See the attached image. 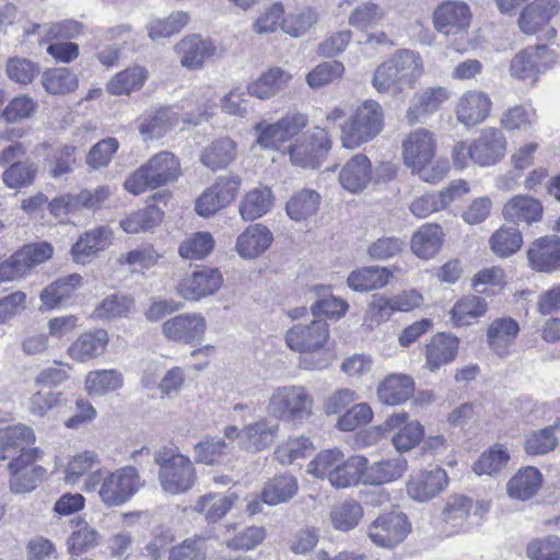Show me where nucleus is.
Returning a JSON list of instances; mask_svg holds the SVG:
<instances>
[{
    "label": "nucleus",
    "instance_id": "53",
    "mask_svg": "<svg viewBox=\"0 0 560 560\" xmlns=\"http://www.w3.org/2000/svg\"><path fill=\"white\" fill-rule=\"evenodd\" d=\"M136 302L130 295L114 293L104 298L95 307L92 316L100 320H114L127 317L135 310Z\"/></svg>",
    "mask_w": 560,
    "mask_h": 560
},
{
    "label": "nucleus",
    "instance_id": "52",
    "mask_svg": "<svg viewBox=\"0 0 560 560\" xmlns=\"http://www.w3.org/2000/svg\"><path fill=\"white\" fill-rule=\"evenodd\" d=\"M273 196L268 187L249 190L240 202L238 210L243 220L253 221L270 211Z\"/></svg>",
    "mask_w": 560,
    "mask_h": 560
},
{
    "label": "nucleus",
    "instance_id": "8",
    "mask_svg": "<svg viewBox=\"0 0 560 560\" xmlns=\"http://www.w3.org/2000/svg\"><path fill=\"white\" fill-rule=\"evenodd\" d=\"M357 455L345 457L339 448L320 451L306 467V472L315 478L328 480L337 488L355 486Z\"/></svg>",
    "mask_w": 560,
    "mask_h": 560
},
{
    "label": "nucleus",
    "instance_id": "46",
    "mask_svg": "<svg viewBox=\"0 0 560 560\" xmlns=\"http://www.w3.org/2000/svg\"><path fill=\"white\" fill-rule=\"evenodd\" d=\"M178 115L170 108H160L140 119L139 132L144 141L159 139L178 125Z\"/></svg>",
    "mask_w": 560,
    "mask_h": 560
},
{
    "label": "nucleus",
    "instance_id": "15",
    "mask_svg": "<svg viewBox=\"0 0 560 560\" xmlns=\"http://www.w3.org/2000/svg\"><path fill=\"white\" fill-rule=\"evenodd\" d=\"M355 486H383L400 479L407 471L408 462L402 456L384 458L373 463L363 455H357Z\"/></svg>",
    "mask_w": 560,
    "mask_h": 560
},
{
    "label": "nucleus",
    "instance_id": "24",
    "mask_svg": "<svg viewBox=\"0 0 560 560\" xmlns=\"http://www.w3.org/2000/svg\"><path fill=\"white\" fill-rule=\"evenodd\" d=\"M109 343V334L104 328L81 332L68 347V357L78 363H88L103 355Z\"/></svg>",
    "mask_w": 560,
    "mask_h": 560
},
{
    "label": "nucleus",
    "instance_id": "16",
    "mask_svg": "<svg viewBox=\"0 0 560 560\" xmlns=\"http://www.w3.org/2000/svg\"><path fill=\"white\" fill-rule=\"evenodd\" d=\"M208 324L206 317L198 312H186L166 319L161 331L171 342L200 345L205 340Z\"/></svg>",
    "mask_w": 560,
    "mask_h": 560
},
{
    "label": "nucleus",
    "instance_id": "1",
    "mask_svg": "<svg viewBox=\"0 0 560 560\" xmlns=\"http://www.w3.org/2000/svg\"><path fill=\"white\" fill-rule=\"evenodd\" d=\"M423 73L424 63L419 52L398 49L375 68L371 83L378 93L398 97L413 89Z\"/></svg>",
    "mask_w": 560,
    "mask_h": 560
},
{
    "label": "nucleus",
    "instance_id": "26",
    "mask_svg": "<svg viewBox=\"0 0 560 560\" xmlns=\"http://www.w3.org/2000/svg\"><path fill=\"white\" fill-rule=\"evenodd\" d=\"M471 142L475 150L474 163L482 167L495 165L506 153V138L498 128L483 129Z\"/></svg>",
    "mask_w": 560,
    "mask_h": 560
},
{
    "label": "nucleus",
    "instance_id": "39",
    "mask_svg": "<svg viewBox=\"0 0 560 560\" xmlns=\"http://www.w3.org/2000/svg\"><path fill=\"white\" fill-rule=\"evenodd\" d=\"M280 425L266 418L250 422L242 429V446L252 453L268 448L278 436Z\"/></svg>",
    "mask_w": 560,
    "mask_h": 560
},
{
    "label": "nucleus",
    "instance_id": "18",
    "mask_svg": "<svg viewBox=\"0 0 560 560\" xmlns=\"http://www.w3.org/2000/svg\"><path fill=\"white\" fill-rule=\"evenodd\" d=\"M411 528L407 516L400 512L380 515L368 527L371 541L381 547L393 549L405 540Z\"/></svg>",
    "mask_w": 560,
    "mask_h": 560
},
{
    "label": "nucleus",
    "instance_id": "35",
    "mask_svg": "<svg viewBox=\"0 0 560 560\" xmlns=\"http://www.w3.org/2000/svg\"><path fill=\"white\" fill-rule=\"evenodd\" d=\"M291 80L292 74L289 71L280 67H272L248 82L247 92L249 96L267 101L288 88Z\"/></svg>",
    "mask_w": 560,
    "mask_h": 560
},
{
    "label": "nucleus",
    "instance_id": "19",
    "mask_svg": "<svg viewBox=\"0 0 560 560\" xmlns=\"http://www.w3.org/2000/svg\"><path fill=\"white\" fill-rule=\"evenodd\" d=\"M472 13L464 1H444L433 11L434 28L446 36L465 34L470 27Z\"/></svg>",
    "mask_w": 560,
    "mask_h": 560
},
{
    "label": "nucleus",
    "instance_id": "56",
    "mask_svg": "<svg viewBox=\"0 0 560 560\" xmlns=\"http://www.w3.org/2000/svg\"><path fill=\"white\" fill-rule=\"evenodd\" d=\"M236 158V143L231 138L212 141L201 154V162L211 170L223 168Z\"/></svg>",
    "mask_w": 560,
    "mask_h": 560
},
{
    "label": "nucleus",
    "instance_id": "12",
    "mask_svg": "<svg viewBox=\"0 0 560 560\" xmlns=\"http://www.w3.org/2000/svg\"><path fill=\"white\" fill-rule=\"evenodd\" d=\"M371 433L377 436L389 434L395 450L402 453L411 451L422 441L424 427L407 412L399 411L390 415L381 425L372 428Z\"/></svg>",
    "mask_w": 560,
    "mask_h": 560
},
{
    "label": "nucleus",
    "instance_id": "7",
    "mask_svg": "<svg viewBox=\"0 0 560 560\" xmlns=\"http://www.w3.org/2000/svg\"><path fill=\"white\" fill-rule=\"evenodd\" d=\"M154 460L159 466L160 486L167 494H183L195 486L197 471L189 456L176 448H164L155 454Z\"/></svg>",
    "mask_w": 560,
    "mask_h": 560
},
{
    "label": "nucleus",
    "instance_id": "10",
    "mask_svg": "<svg viewBox=\"0 0 560 560\" xmlns=\"http://www.w3.org/2000/svg\"><path fill=\"white\" fill-rule=\"evenodd\" d=\"M332 147L327 129L314 127L296 136L287 147V154L292 164L303 168H317Z\"/></svg>",
    "mask_w": 560,
    "mask_h": 560
},
{
    "label": "nucleus",
    "instance_id": "22",
    "mask_svg": "<svg viewBox=\"0 0 560 560\" xmlns=\"http://www.w3.org/2000/svg\"><path fill=\"white\" fill-rule=\"evenodd\" d=\"M170 198L168 191H159L149 197L145 209L132 212L120 221L121 229L128 234H138L160 224L164 217V211L160 205L166 206Z\"/></svg>",
    "mask_w": 560,
    "mask_h": 560
},
{
    "label": "nucleus",
    "instance_id": "31",
    "mask_svg": "<svg viewBox=\"0 0 560 560\" xmlns=\"http://www.w3.org/2000/svg\"><path fill=\"white\" fill-rule=\"evenodd\" d=\"M81 287L82 277L78 273L58 278L42 290L39 310L52 311L68 305Z\"/></svg>",
    "mask_w": 560,
    "mask_h": 560
},
{
    "label": "nucleus",
    "instance_id": "17",
    "mask_svg": "<svg viewBox=\"0 0 560 560\" xmlns=\"http://www.w3.org/2000/svg\"><path fill=\"white\" fill-rule=\"evenodd\" d=\"M241 187V178L234 175L219 177L196 200L195 210L198 215L209 218L226 208L236 197Z\"/></svg>",
    "mask_w": 560,
    "mask_h": 560
},
{
    "label": "nucleus",
    "instance_id": "33",
    "mask_svg": "<svg viewBox=\"0 0 560 560\" xmlns=\"http://www.w3.org/2000/svg\"><path fill=\"white\" fill-rule=\"evenodd\" d=\"M530 268L539 272H551L560 268V238L545 236L533 242L527 250Z\"/></svg>",
    "mask_w": 560,
    "mask_h": 560
},
{
    "label": "nucleus",
    "instance_id": "21",
    "mask_svg": "<svg viewBox=\"0 0 560 560\" xmlns=\"http://www.w3.org/2000/svg\"><path fill=\"white\" fill-rule=\"evenodd\" d=\"M447 485L448 477L446 471L435 467L411 474L406 483V489L411 500L424 503L443 492Z\"/></svg>",
    "mask_w": 560,
    "mask_h": 560
},
{
    "label": "nucleus",
    "instance_id": "4",
    "mask_svg": "<svg viewBox=\"0 0 560 560\" xmlns=\"http://www.w3.org/2000/svg\"><path fill=\"white\" fill-rule=\"evenodd\" d=\"M330 337L329 325L314 318L310 323H296L285 332L290 350L300 353V366L304 370H323L329 365L325 348Z\"/></svg>",
    "mask_w": 560,
    "mask_h": 560
},
{
    "label": "nucleus",
    "instance_id": "14",
    "mask_svg": "<svg viewBox=\"0 0 560 560\" xmlns=\"http://www.w3.org/2000/svg\"><path fill=\"white\" fill-rule=\"evenodd\" d=\"M556 60V52L544 45L527 47L512 58L509 72L512 78L533 85Z\"/></svg>",
    "mask_w": 560,
    "mask_h": 560
},
{
    "label": "nucleus",
    "instance_id": "51",
    "mask_svg": "<svg viewBox=\"0 0 560 560\" xmlns=\"http://www.w3.org/2000/svg\"><path fill=\"white\" fill-rule=\"evenodd\" d=\"M315 292L317 295L316 301L311 305V312L314 317H326L334 320H339L342 318L348 310L349 303L334 294L330 293L329 288L326 287H315Z\"/></svg>",
    "mask_w": 560,
    "mask_h": 560
},
{
    "label": "nucleus",
    "instance_id": "11",
    "mask_svg": "<svg viewBox=\"0 0 560 560\" xmlns=\"http://www.w3.org/2000/svg\"><path fill=\"white\" fill-rule=\"evenodd\" d=\"M223 282V273L219 268L197 265L180 277L175 292L183 300L196 303L217 294Z\"/></svg>",
    "mask_w": 560,
    "mask_h": 560
},
{
    "label": "nucleus",
    "instance_id": "43",
    "mask_svg": "<svg viewBox=\"0 0 560 560\" xmlns=\"http://www.w3.org/2000/svg\"><path fill=\"white\" fill-rule=\"evenodd\" d=\"M487 312L488 303L483 298L468 294L457 300L448 314L453 326L464 327L477 323Z\"/></svg>",
    "mask_w": 560,
    "mask_h": 560
},
{
    "label": "nucleus",
    "instance_id": "59",
    "mask_svg": "<svg viewBox=\"0 0 560 560\" xmlns=\"http://www.w3.org/2000/svg\"><path fill=\"white\" fill-rule=\"evenodd\" d=\"M42 84L51 95H63L75 91L79 80L69 68H51L44 71Z\"/></svg>",
    "mask_w": 560,
    "mask_h": 560
},
{
    "label": "nucleus",
    "instance_id": "23",
    "mask_svg": "<svg viewBox=\"0 0 560 560\" xmlns=\"http://www.w3.org/2000/svg\"><path fill=\"white\" fill-rule=\"evenodd\" d=\"M272 243L271 230L262 223H254L236 237L234 250L241 259L253 261L261 257Z\"/></svg>",
    "mask_w": 560,
    "mask_h": 560
},
{
    "label": "nucleus",
    "instance_id": "64",
    "mask_svg": "<svg viewBox=\"0 0 560 560\" xmlns=\"http://www.w3.org/2000/svg\"><path fill=\"white\" fill-rule=\"evenodd\" d=\"M394 314L389 296L374 294L366 305L362 318V328L365 331H374L382 324L388 322Z\"/></svg>",
    "mask_w": 560,
    "mask_h": 560
},
{
    "label": "nucleus",
    "instance_id": "36",
    "mask_svg": "<svg viewBox=\"0 0 560 560\" xmlns=\"http://www.w3.org/2000/svg\"><path fill=\"white\" fill-rule=\"evenodd\" d=\"M372 179V165L365 154L353 155L340 170L339 183L351 194L363 191Z\"/></svg>",
    "mask_w": 560,
    "mask_h": 560
},
{
    "label": "nucleus",
    "instance_id": "37",
    "mask_svg": "<svg viewBox=\"0 0 560 560\" xmlns=\"http://www.w3.org/2000/svg\"><path fill=\"white\" fill-rule=\"evenodd\" d=\"M113 242V231L107 226H98L85 232L71 248L77 264H86L97 253L106 249Z\"/></svg>",
    "mask_w": 560,
    "mask_h": 560
},
{
    "label": "nucleus",
    "instance_id": "40",
    "mask_svg": "<svg viewBox=\"0 0 560 560\" xmlns=\"http://www.w3.org/2000/svg\"><path fill=\"white\" fill-rule=\"evenodd\" d=\"M124 374L117 369H100L86 373L84 392L92 398L104 397L124 387Z\"/></svg>",
    "mask_w": 560,
    "mask_h": 560
},
{
    "label": "nucleus",
    "instance_id": "45",
    "mask_svg": "<svg viewBox=\"0 0 560 560\" xmlns=\"http://www.w3.org/2000/svg\"><path fill=\"white\" fill-rule=\"evenodd\" d=\"M149 78V71L142 66L129 67L113 75L106 83V91L114 95H130L139 91Z\"/></svg>",
    "mask_w": 560,
    "mask_h": 560
},
{
    "label": "nucleus",
    "instance_id": "13",
    "mask_svg": "<svg viewBox=\"0 0 560 560\" xmlns=\"http://www.w3.org/2000/svg\"><path fill=\"white\" fill-rule=\"evenodd\" d=\"M44 450L33 447L20 456L13 457L8 464L10 471L9 487L13 493H27L42 482L46 468L37 465L44 457Z\"/></svg>",
    "mask_w": 560,
    "mask_h": 560
},
{
    "label": "nucleus",
    "instance_id": "9",
    "mask_svg": "<svg viewBox=\"0 0 560 560\" xmlns=\"http://www.w3.org/2000/svg\"><path fill=\"white\" fill-rule=\"evenodd\" d=\"M307 124V116L299 112H290L276 122L261 119L253 126L255 144L285 153L287 144L299 136Z\"/></svg>",
    "mask_w": 560,
    "mask_h": 560
},
{
    "label": "nucleus",
    "instance_id": "48",
    "mask_svg": "<svg viewBox=\"0 0 560 560\" xmlns=\"http://www.w3.org/2000/svg\"><path fill=\"white\" fill-rule=\"evenodd\" d=\"M386 15L387 11L382 4L369 0L359 3L351 10L348 15V24L359 32H366L381 26Z\"/></svg>",
    "mask_w": 560,
    "mask_h": 560
},
{
    "label": "nucleus",
    "instance_id": "55",
    "mask_svg": "<svg viewBox=\"0 0 560 560\" xmlns=\"http://www.w3.org/2000/svg\"><path fill=\"white\" fill-rule=\"evenodd\" d=\"M101 465V457L94 451H83L69 458L62 466L63 480L68 485H77L83 476L94 472V468Z\"/></svg>",
    "mask_w": 560,
    "mask_h": 560
},
{
    "label": "nucleus",
    "instance_id": "25",
    "mask_svg": "<svg viewBox=\"0 0 560 560\" xmlns=\"http://www.w3.org/2000/svg\"><path fill=\"white\" fill-rule=\"evenodd\" d=\"M491 109L492 101L487 93L469 90L459 96L455 114L460 124L474 127L483 122L489 117Z\"/></svg>",
    "mask_w": 560,
    "mask_h": 560
},
{
    "label": "nucleus",
    "instance_id": "49",
    "mask_svg": "<svg viewBox=\"0 0 560 560\" xmlns=\"http://www.w3.org/2000/svg\"><path fill=\"white\" fill-rule=\"evenodd\" d=\"M320 201L322 197L316 190L303 188L287 201L285 211L291 220L304 221L317 213Z\"/></svg>",
    "mask_w": 560,
    "mask_h": 560
},
{
    "label": "nucleus",
    "instance_id": "32",
    "mask_svg": "<svg viewBox=\"0 0 560 560\" xmlns=\"http://www.w3.org/2000/svg\"><path fill=\"white\" fill-rule=\"evenodd\" d=\"M558 0H534L526 4L517 19L520 30L528 35L541 31L559 12Z\"/></svg>",
    "mask_w": 560,
    "mask_h": 560
},
{
    "label": "nucleus",
    "instance_id": "30",
    "mask_svg": "<svg viewBox=\"0 0 560 560\" xmlns=\"http://www.w3.org/2000/svg\"><path fill=\"white\" fill-rule=\"evenodd\" d=\"M217 46L209 38L200 35H188L175 46L180 65L187 69H200L207 59L217 54Z\"/></svg>",
    "mask_w": 560,
    "mask_h": 560
},
{
    "label": "nucleus",
    "instance_id": "63",
    "mask_svg": "<svg viewBox=\"0 0 560 560\" xmlns=\"http://www.w3.org/2000/svg\"><path fill=\"white\" fill-rule=\"evenodd\" d=\"M296 491V479L290 475H282L266 483L261 492V499L265 504L277 505L292 499Z\"/></svg>",
    "mask_w": 560,
    "mask_h": 560
},
{
    "label": "nucleus",
    "instance_id": "44",
    "mask_svg": "<svg viewBox=\"0 0 560 560\" xmlns=\"http://www.w3.org/2000/svg\"><path fill=\"white\" fill-rule=\"evenodd\" d=\"M144 166L151 176L153 188L165 186L176 180L180 175L179 162L168 151H162L153 155Z\"/></svg>",
    "mask_w": 560,
    "mask_h": 560
},
{
    "label": "nucleus",
    "instance_id": "61",
    "mask_svg": "<svg viewBox=\"0 0 560 560\" xmlns=\"http://www.w3.org/2000/svg\"><path fill=\"white\" fill-rule=\"evenodd\" d=\"M190 21L186 11H174L165 19H152L148 25V35L152 40L171 37L179 33Z\"/></svg>",
    "mask_w": 560,
    "mask_h": 560
},
{
    "label": "nucleus",
    "instance_id": "20",
    "mask_svg": "<svg viewBox=\"0 0 560 560\" xmlns=\"http://www.w3.org/2000/svg\"><path fill=\"white\" fill-rule=\"evenodd\" d=\"M452 97L446 86L430 85L413 93L406 112L407 121L412 125L421 121L442 108Z\"/></svg>",
    "mask_w": 560,
    "mask_h": 560
},
{
    "label": "nucleus",
    "instance_id": "38",
    "mask_svg": "<svg viewBox=\"0 0 560 560\" xmlns=\"http://www.w3.org/2000/svg\"><path fill=\"white\" fill-rule=\"evenodd\" d=\"M415 392V381L407 374H389L380 382L376 388L378 400L386 406L406 402Z\"/></svg>",
    "mask_w": 560,
    "mask_h": 560
},
{
    "label": "nucleus",
    "instance_id": "5",
    "mask_svg": "<svg viewBox=\"0 0 560 560\" xmlns=\"http://www.w3.org/2000/svg\"><path fill=\"white\" fill-rule=\"evenodd\" d=\"M385 114L375 100H364L353 106L340 126V142L345 149L355 150L374 140L384 129Z\"/></svg>",
    "mask_w": 560,
    "mask_h": 560
},
{
    "label": "nucleus",
    "instance_id": "2",
    "mask_svg": "<svg viewBox=\"0 0 560 560\" xmlns=\"http://www.w3.org/2000/svg\"><path fill=\"white\" fill-rule=\"evenodd\" d=\"M143 487L144 480L139 470L127 465L115 470L97 468L84 479L82 490L97 491L106 508H118L129 502Z\"/></svg>",
    "mask_w": 560,
    "mask_h": 560
},
{
    "label": "nucleus",
    "instance_id": "3",
    "mask_svg": "<svg viewBox=\"0 0 560 560\" xmlns=\"http://www.w3.org/2000/svg\"><path fill=\"white\" fill-rule=\"evenodd\" d=\"M436 139L425 128L410 131L401 143L402 162L412 174L425 183H438L448 171L445 161H435Z\"/></svg>",
    "mask_w": 560,
    "mask_h": 560
},
{
    "label": "nucleus",
    "instance_id": "57",
    "mask_svg": "<svg viewBox=\"0 0 560 560\" xmlns=\"http://www.w3.org/2000/svg\"><path fill=\"white\" fill-rule=\"evenodd\" d=\"M72 533L68 538V550L71 555H80L98 545L100 534L85 520H71Z\"/></svg>",
    "mask_w": 560,
    "mask_h": 560
},
{
    "label": "nucleus",
    "instance_id": "60",
    "mask_svg": "<svg viewBox=\"0 0 560 560\" xmlns=\"http://www.w3.org/2000/svg\"><path fill=\"white\" fill-rule=\"evenodd\" d=\"M229 451V444L219 436H205L194 446L196 464L215 466L222 464L223 457Z\"/></svg>",
    "mask_w": 560,
    "mask_h": 560
},
{
    "label": "nucleus",
    "instance_id": "62",
    "mask_svg": "<svg viewBox=\"0 0 560 560\" xmlns=\"http://www.w3.org/2000/svg\"><path fill=\"white\" fill-rule=\"evenodd\" d=\"M536 122V110L522 104L506 108L500 117V126L509 132H528Z\"/></svg>",
    "mask_w": 560,
    "mask_h": 560
},
{
    "label": "nucleus",
    "instance_id": "54",
    "mask_svg": "<svg viewBox=\"0 0 560 560\" xmlns=\"http://www.w3.org/2000/svg\"><path fill=\"white\" fill-rule=\"evenodd\" d=\"M238 500V495L231 492L225 495L207 493L201 495L195 503L194 510L202 514L208 521L221 520Z\"/></svg>",
    "mask_w": 560,
    "mask_h": 560
},
{
    "label": "nucleus",
    "instance_id": "41",
    "mask_svg": "<svg viewBox=\"0 0 560 560\" xmlns=\"http://www.w3.org/2000/svg\"><path fill=\"white\" fill-rule=\"evenodd\" d=\"M520 331L518 323L512 317H500L491 322L487 329L489 348L500 357L509 354Z\"/></svg>",
    "mask_w": 560,
    "mask_h": 560
},
{
    "label": "nucleus",
    "instance_id": "29",
    "mask_svg": "<svg viewBox=\"0 0 560 560\" xmlns=\"http://www.w3.org/2000/svg\"><path fill=\"white\" fill-rule=\"evenodd\" d=\"M460 340L453 334L438 332L433 335L424 348L425 368L436 372L452 363L459 350Z\"/></svg>",
    "mask_w": 560,
    "mask_h": 560
},
{
    "label": "nucleus",
    "instance_id": "42",
    "mask_svg": "<svg viewBox=\"0 0 560 560\" xmlns=\"http://www.w3.org/2000/svg\"><path fill=\"white\" fill-rule=\"evenodd\" d=\"M444 242V233L438 224H423L411 236L410 248L421 259L433 258Z\"/></svg>",
    "mask_w": 560,
    "mask_h": 560
},
{
    "label": "nucleus",
    "instance_id": "47",
    "mask_svg": "<svg viewBox=\"0 0 560 560\" xmlns=\"http://www.w3.org/2000/svg\"><path fill=\"white\" fill-rule=\"evenodd\" d=\"M542 483L541 472L533 466L521 468L508 482V494L512 499L528 500L537 493Z\"/></svg>",
    "mask_w": 560,
    "mask_h": 560
},
{
    "label": "nucleus",
    "instance_id": "27",
    "mask_svg": "<svg viewBox=\"0 0 560 560\" xmlns=\"http://www.w3.org/2000/svg\"><path fill=\"white\" fill-rule=\"evenodd\" d=\"M400 271L401 269L397 265L358 268L349 273L347 285L361 293L380 290L390 283L395 273Z\"/></svg>",
    "mask_w": 560,
    "mask_h": 560
},
{
    "label": "nucleus",
    "instance_id": "58",
    "mask_svg": "<svg viewBox=\"0 0 560 560\" xmlns=\"http://www.w3.org/2000/svg\"><path fill=\"white\" fill-rule=\"evenodd\" d=\"M509 460L506 446L494 444L480 454L472 465V471L478 476H494L506 467Z\"/></svg>",
    "mask_w": 560,
    "mask_h": 560
},
{
    "label": "nucleus",
    "instance_id": "6",
    "mask_svg": "<svg viewBox=\"0 0 560 560\" xmlns=\"http://www.w3.org/2000/svg\"><path fill=\"white\" fill-rule=\"evenodd\" d=\"M315 399L302 385H282L272 388L267 399V411L278 420L303 423L314 415Z\"/></svg>",
    "mask_w": 560,
    "mask_h": 560
},
{
    "label": "nucleus",
    "instance_id": "50",
    "mask_svg": "<svg viewBox=\"0 0 560 560\" xmlns=\"http://www.w3.org/2000/svg\"><path fill=\"white\" fill-rule=\"evenodd\" d=\"M315 450L313 441L301 434L290 435L280 441L275 450V459L282 466H289L295 460L305 458Z\"/></svg>",
    "mask_w": 560,
    "mask_h": 560
},
{
    "label": "nucleus",
    "instance_id": "28",
    "mask_svg": "<svg viewBox=\"0 0 560 560\" xmlns=\"http://www.w3.org/2000/svg\"><path fill=\"white\" fill-rule=\"evenodd\" d=\"M36 434L32 427L16 423L0 429V460L13 459L25 452L32 451Z\"/></svg>",
    "mask_w": 560,
    "mask_h": 560
},
{
    "label": "nucleus",
    "instance_id": "34",
    "mask_svg": "<svg viewBox=\"0 0 560 560\" xmlns=\"http://www.w3.org/2000/svg\"><path fill=\"white\" fill-rule=\"evenodd\" d=\"M544 206L541 201L529 195H515L502 208L503 218L515 224H533L542 218Z\"/></svg>",
    "mask_w": 560,
    "mask_h": 560
}]
</instances>
